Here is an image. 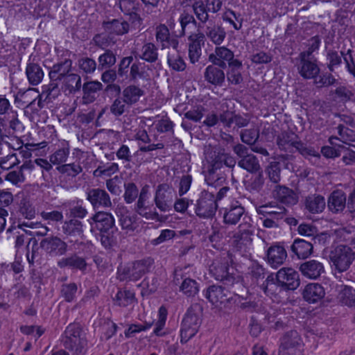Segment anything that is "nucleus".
Masks as SVG:
<instances>
[{
    "label": "nucleus",
    "instance_id": "f257e3e1",
    "mask_svg": "<svg viewBox=\"0 0 355 355\" xmlns=\"http://www.w3.org/2000/svg\"><path fill=\"white\" fill-rule=\"evenodd\" d=\"M331 267L338 272L349 269L354 260V252L351 248L340 245L332 250L329 254Z\"/></svg>",
    "mask_w": 355,
    "mask_h": 355
},
{
    "label": "nucleus",
    "instance_id": "f03ea898",
    "mask_svg": "<svg viewBox=\"0 0 355 355\" xmlns=\"http://www.w3.org/2000/svg\"><path fill=\"white\" fill-rule=\"evenodd\" d=\"M150 194L149 187L145 185L140 191L138 200L135 205V211L141 217L147 220H159V215L156 207L150 201Z\"/></svg>",
    "mask_w": 355,
    "mask_h": 355
},
{
    "label": "nucleus",
    "instance_id": "7ed1b4c3",
    "mask_svg": "<svg viewBox=\"0 0 355 355\" xmlns=\"http://www.w3.org/2000/svg\"><path fill=\"white\" fill-rule=\"evenodd\" d=\"M277 144L284 150L292 151L293 148L298 150L304 156L318 157V153L312 148L304 146L298 141L297 137L293 132H282L279 135Z\"/></svg>",
    "mask_w": 355,
    "mask_h": 355
},
{
    "label": "nucleus",
    "instance_id": "20e7f679",
    "mask_svg": "<svg viewBox=\"0 0 355 355\" xmlns=\"http://www.w3.org/2000/svg\"><path fill=\"white\" fill-rule=\"evenodd\" d=\"M216 198L211 193L202 191L197 200L196 214L200 218L212 217L216 211Z\"/></svg>",
    "mask_w": 355,
    "mask_h": 355
},
{
    "label": "nucleus",
    "instance_id": "39448f33",
    "mask_svg": "<svg viewBox=\"0 0 355 355\" xmlns=\"http://www.w3.org/2000/svg\"><path fill=\"white\" fill-rule=\"evenodd\" d=\"M173 193L174 191L170 185L167 184L158 185L154 196L156 208L162 212L169 211L171 209Z\"/></svg>",
    "mask_w": 355,
    "mask_h": 355
},
{
    "label": "nucleus",
    "instance_id": "423d86ee",
    "mask_svg": "<svg viewBox=\"0 0 355 355\" xmlns=\"http://www.w3.org/2000/svg\"><path fill=\"white\" fill-rule=\"evenodd\" d=\"M66 338L64 345L66 347L75 350L77 355L83 354L87 341L85 338L81 337L80 332L76 325H69L65 331Z\"/></svg>",
    "mask_w": 355,
    "mask_h": 355
},
{
    "label": "nucleus",
    "instance_id": "0eeeda50",
    "mask_svg": "<svg viewBox=\"0 0 355 355\" xmlns=\"http://www.w3.org/2000/svg\"><path fill=\"white\" fill-rule=\"evenodd\" d=\"M200 325V319L198 315L192 311L189 310L182 323L180 331L181 342L187 343L196 335Z\"/></svg>",
    "mask_w": 355,
    "mask_h": 355
},
{
    "label": "nucleus",
    "instance_id": "6e6552de",
    "mask_svg": "<svg viewBox=\"0 0 355 355\" xmlns=\"http://www.w3.org/2000/svg\"><path fill=\"white\" fill-rule=\"evenodd\" d=\"M234 152L241 158L238 162L239 166L250 173H255L260 170L259 162L253 154L248 153V148L242 144H237L234 147Z\"/></svg>",
    "mask_w": 355,
    "mask_h": 355
},
{
    "label": "nucleus",
    "instance_id": "1a4fd4ad",
    "mask_svg": "<svg viewBox=\"0 0 355 355\" xmlns=\"http://www.w3.org/2000/svg\"><path fill=\"white\" fill-rule=\"evenodd\" d=\"M151 265V260H142L132 263L124 268L122 272H119V278L121 280L128 279L137 281L149 270Z\"/></svg>",
    "mask_w": 355,
    "mask_h": 355
},
{
    "label": "nucleus",
    "instance_id": "9d476101",
    "mask_svg": "<svg viewBox=\"0 0 355 355\" xmlns=\"http://www.w3.org/2000/svg\"><path fill=\"white\" fill-rule=\"evenodd\" d=\"M205 41V35L198 29H197L196 32L190 33L188 37L187 46L189 58L191 63L194 64L199 60Z\"/></svg>",
    "mask_w": 355,
    "mask_h": 355
},
{
    "label": "nucleus",
    "instance_id": "9b49d317",
    "mask_svg": "<svg viewBox=\"0 0 355 355\" xmlns=\"http://www.w3.org/2000/svg\"><path fill=\"white\" fill-rule=\"evenodd\" d=\"M279 285L289 290H295L300 285L299 275L292 268H282L276 274Z\"/></svg>",
    "mask_w": 355,
    "mask_h": 355
},
{
    "label": "nucleus",
    "instance_id": "f8f14e48",
    "mask_svg": "<svg viewBox=\"0 0 355 355\" xmlns=\"http://www.w3.org/2000/svg\"><path fill=\"white\" fill-rule=\"evenodd\" d=\"M41 248L51 257L61 256L67 252V243L57 236L46 237L40 242Z\"/></svg>",
    "mask_w": 355,
    "mask_h": 355
},
{
    "label": "nucleus",
    "instance_id": "ddd939ff",
    "mask_svg": "<svg viewBox=\"0 0 355 355\" xmlns=\"http://www.w3.org/2000/svg\"><path fill=\"white\" fill-rule=\"evenodd\" d=\"M91 230L97 229L101 233H107L114 225V218L108 212L98 211L89 220Z\"/></svg>",
    "mask_w": 355,
    "mask_h": 355
},
{
    "label": "nucleus",
    "instance_id": "4468645a",
    "mask_svg": "<svg viewBox=\"0 0 355 355\" xmlns=\"http://www.w3.org/2000/svg\"><path fill=\"white\" fill-rule=\"evenodd\" d=\"M302 343V338L297 331L291 330L284 334L280 340L279 354L285 355L293 353Z\"/></svg>",
    "mask_w": 355,
    "mask_h": 355
},
{
    "label": "nucleus",
    "instance_id": "2eb2a0df",
    "mask_svg": "<svg viewBox=\"0 0 355 355\" xmlns=\"http://www.w3.org/2000/svg\"><path fill=\"white\" fill-rule=\"evenodd\" d=\"M244 208L239 201L234 200L220 210L223 222L227 225H236L244 214Z\"/></svg>",
    "mask_w": 355,
    "mask_h": 355
},
{
    "label": "nucleus",
    "instance_id": "dca6fc26",
    "mask_svg": "<svg viewBox=\"0 0 355 355\" xmlns=\"http://www.w3.org/2000/svg\"><path fill=\"white\" fill-rule=\"evenodd\" d=\"M287 257L284 247L276 243L268 248L266 260L272 268H277L284 264Z\"/></svg>",
    "mask_w": 355,
    "mask_h": 355
},
{
    "label": "nucleus",
    "instance_id": "f3484780",
    "mask_svg": "<svg viewBox=\"0 0 355 355\" xmlns=\"http://www.w3.org/2000/svg\"><path fill=\"white\" fill-rule=\"evenodd\" d=\"M299 270L304 277L309 279H316L324 272L323 263L315 259L303 262Z\"/></svg>",
    "mask_w": 355,
    "mask_h": 355
},
{
    "label": "nucleus",
    "instance_id": "a211bd4d",
    "mask_svg": "<svg viewBox=\"0 0 355 355\" xmlns=\"http://www.w3.org/2000/svg\"><path fill=\"white\" fill-rule=\"evenodd\" d=\"M233 58V52L225 46L216 47L214 51L209 55V61L221 68H225L226 62Z\"/></svg>",
    "mask_w": 355,
    "mask_h": 355
},
{
    "label": "nucleus",
    "instance_id": "6ab92c4d",
    "mask_svg": "<svg viewBox=\"0 0 355 355\" xmlns=\"http://www.w3.org/2000/svg\"><path fill=\"white\" fill-rule=\"evenodd\" d=\"M87 198L94 208L103 207H109L112 205L110 198L105 190L92 189L88 191Z\"/></svg>",
    "mask_w": 355,
    "mask_h": 355
},
{
    "label": "nucleus",
    "instance_id": "aec40b11",
    "mask_svg": "<svg viewBox=\"0 0 355 355\" xmlns=\"http://www.w3.org/2000/svg\"><path fill=\"white\" fill-rule=\"evenodd\" d=\"M272 195L275 199L288 205H295L298 201L297 193L286 187L277 186L272 191Z\"/></svg>",
    "mask_w": 355,
    "mask_h": 355
},
{
    "label": "nucleus",
    "instance_id": "412c9836",
    "mask_svg": "<svg viewBox=\"0 0 355 355\" xmlns=\"http://www.w3.org/2000/svg\"><path fill=\"white\" fill-rule=\"evenodd\" d=\"M206 297L216 307L222 308V305L228 301L225 290L218 286H210L205 294Z\"/></svg>",
    "mask_w": 355,
    "mask_h": 355
},
{
    "label": "nucleus",
    "instance_id": "4be33fe9",
    "mask_svg": "<svg viewBox=\"0 0 355 355\" xmlns=\"http://www.w3.org/2000/svg\"><path fill=\"white\" fill-rule=\"evenodd\" d=\"M325 295L322 285L318 283H310L306 286L303 291L304 300L309 303H315L321 300Z\"/></svg>",
    "mask_w": 355,
    "mask_h": 355
},
{
    "label": "nucleus",
    "instance_id": "5701e85b",
    "mask_svg": "<svg viewBox=\"0 0 355 355\" xmlns=\"http://www.w3.org/2000/svg\"><path fill=\"white\" fill-rule=\"evenodd\" d=\"M156 40L162 49L172 47L174 50L178 49L179 42L175 38L170 37L168 28L165 25H160L156 28Z\"/></svg>",
    "mask_w": 355,
    "mask_h": 355
},
{
    "label": "nucleus",
    "instance_id": "b1692460",
    "mask_svg": "<svg viewBox=\"0 0 355 355\" xmlns=\"http://www.w3.org/2000/svg\"><path fill=\"white\" fill-rule=\"evenodd\" d=\"M306 53H301V64L299 67V71L300 75L304 78H313L315 77L319 73V68L318 65L311 60L306 59Z\"/></svg>",
    "mask_w": 355,
    "mask_h": 355
},
{
    "label": "nucleus",
    "instance_id": "393cba45",
    "mask_svg": "<svg viewBox=\"0 0 355 355\" xmlns=\"http://www.w3.org/2000/svg\"><path fill=\"white\" fill-rule=\"evenodd\" d=\"M103 26L105 31L109 34L117 35L125 34L129 31V24L126 21L121 19L104 21Z\"/></svg>",
    "mask_w": 355,
    "mask_h": 355
},
{
    "label": "nucleus",
    "instance_id": "a878e982",
    "mask_svg": "<svg viewBox=\"0 0 355 355\" xmlns=\"http://www.w3.org/2000/svg\"><path fill=\"white\" fill-rule=\"evenodd\" d=\"M216 66L214 64L207 66L204 72V78L212 85H221L225 80V73Z\"/></svg>",
    "mask_w": 355,
    "mask_h": 355
},
{
    "label": "nucleus",
    "instance_id": "bb28decb",
    "mask_svg": "<svg viewBox=\"0 0 355 355\" xmlns=\"http://www.w3.org/2000/svg\"><path fill=\"white\" fill-rule=\"evenodd\" d=\"M71 65L72 62L70 60H65L54 64L49 71V77L53 80H62L67 75L69 74Z\"/></svg>",
    "mask_w": 355,
    "mask_h": 355
},
{
    "label": "nucleus",
    "instance_id": "cd10ccee",
    "mask_svg": "<svg viewBox=\"0 0 355 355\" xmlns=\"http://www.w3.org/2000/svg\"><path fill=\"white\" fill-rule=\"evenodd\" d=\"M292 251L299 259H306L313 252V245L304 239H295L291 246Z\"/></svg>",
    "mask_w": 355,
    "mask_h": 355
},
{
    "label": "nucleus",
    "instance_id": "c85d7f7f",
    "mask_svg": "<svg viewBox=\"0 0 355 355\" xmlns=\"http://www.w3.org/2000/svg\"><path fill=\"white\" fill-rule=\"evenodd\" d=\"M336 289L338 299L343 304L348 306L355 305V289L343 284L337 285Z\"/></svg>",
    "mask_w": 355,
    "mask_h": 355
},
{
    "label": "nucleus",
    "instance_id": "c756f323",
    "mask_svg": "<svg viewBox=\"0 0 355 355\" xmlns=\"http://www.w3.org/2000/svg\"><path fill=\"white\" fill-rule=\"evenodd\" d=\"M102 84L98 81H90L83 85V101L84 103L88 104L92 103L96 98V93L101 90Z\"/></svg>",
    "mask_w": 355,
    "mask_h": 355
},
{
    "label": "nucleus",
    "instance_id": "7c9ffc66",
    "mask_svg": "<svg viewBox=\"0 0 355 355\" xmlns=\"http://www.w3.org/2000/svg\"><path fill=\"white\" fill-rule=\"evenodd\" d=\"M325 200L321 196L311 195L306 198L304 205L306 209L312 214L322 212L325 207Z\"/></svg>",
    "mask_w": 355,
    "mask_h": 355
},
{
    "label": "nucleus",
    "instance_id": "2f4dec72",
    "mask_svg": "<svg viewBox=\"0 0 355 355\" xmlns=\"http://www.w3.org/2000/svg\"><path fill=\"white\" fill-rule=\"evenodd\" d=\"M346 205V196L342 191H334L328 200V207L334 212L341 211Z\"/></svg>",
    "mask_w": 355,
    "mask_h": 355
},
{
    "label": "nucleus",
    "instance_id": "473e14b6",
    "mask_svg": "<svg viewBox=\"0 0 355 355\" xmlns=\"http://www.w3.org/2000/svg\"><path fill=\"white\" fill-rule=\"evenodd\" d=\"M26 73L29 83L32 85H37L44 77V72L40 66L33 62L27 64Z\"/></svg>",
    "mask_w": 355,
    "mask_h": 355
},
{
    "label": "nucleus",
    "instance_id": "72a5a7b5",
    "mask_svg": "<svg viewBox=\"0 0 355 355\" xmlns=\"http://www.w3.org/2000/svg\"><path fill=\"white\" fill-rule=\"evenodd\" d=\"M81 87V78L79 75L69 73L62 79V89L69 94L74 93Z\"/></svg>",
    "mask_w": 355,
    "mask_h": 355
},
{
    "label": "nucleus",
    "instance_id": "f704fd0d",
    "mask_svg": "<svg viewBox=\"0 0 355 355\" xmlns=\"http://www.w3.org/2000/svg\"><path fill=\"white\" fill-rule=\"evenodd\" d=\"M205 33L208 38L216 45L220 44L226 35L224 30L216 25L207 26Z\"/></svg>",
    "mask_w": 355,
    "mask_h": 355
},
{
    "label": "nucleus",
    "instance_id": "c9c22d12",
    "mask_svg": "<svg viewBox=\"0 0 355 355\" xmlns=\"http://www.w3.org/2000/svg\"><path fill=\"white\" fill-rule=\"evenodd\" d=\"M239 232L234 236L233 243L235 245L241 249L243 246H247L252 242V232L250 230L243 229L241 225H239Z\"/></svg>",
    "mask_w": 355,
    "mask_h": 355
},
{
    "label": "nucleus",
    "instance_id": "e433bc0d",
    "mask_svg": "<svg viewBox=\"0 0 355 355\" xmlns=\"http://www.w3.org/2000/svg\"><path fill=\"white\" fill-rule=\"evenodd\" d=\"M120 225L121 228L125 231L126 234L130 235L134 234L139 225L136 218L130 214H123L121 216Z\"/></svg>",
    "mask_w": 355,
    "mask_h": 355
},
{
    "label": "nucleus",
    "instance_id": "4c0bfd02",
    "mask_svg": "<svg viewBox=\"0 0 355 355\" xmlns=\"http://www.w3.org/2000/svg\"><path fill=\"white\" fill-rule=\"evenodd\" d=\"M114 300L120 306H128L135 302V293L129 290H120L117 292Z\"/></svg>",
    "mask_w": 355,
    "mask_h": 355
},
{
    "label": "nucleus",
    "instance_id": "58836bf2",
    "mask_svg": "<svg viewBox=\"0 0 355 355\" xmlns=\"http://www.w3.org/2000/svg\"><path fill=\"white\" fill-rule=\"evenodd\" d=\"M58 264L60 268L69 266L79 270H84L86 267V263L84 259L76 255L62 258L58 261Z\"/></svg>",
    "mask_w": 355,
    "mask_h": 355
},
{
    "label": "nucleus",
    "instance_id": "ea45409f",
    "mask_svg": "<svg viewBox=\"0 0 355 355\" xmlns=\"http://www.w3.org/2000/svg\"><path fill=\"white\" fill-rule=\"evenodd\" d=\"M168 64L173 70L180 71H184L186 68V64L184 60L178 54L176 49H173L168 53Z\"/></svg>",
    "mask_w": 355,
    "mask_h": 355
},
{
    "label": "nucleus",
    "instance_id": "a19ab883",
    "mask_svg": "<svg viewBox=\"0 0 355 355\" xmlns=\"http://www.w3.org/2000/svg\"><path fill=\"white\" fill-rule=\"evenodd\" d=\"M182 31L180 35H184L187 33H190L191 31L196 28V24L193 17L188 13L181 14L179 19Z\"/></svg>",
    "mask_w": 355,
    "mask_h": 355
},
{
    "label": "nucleus",
    "instance_id": "79ce46f5",
    "mask_svg": "<svg viewBox=\"0 0 355 355\" xmlns=\"http://www.w3.org/2000/svg\"><path fill=\"white\" fill-rule=\"evenodd\" d=\"M142 95V90L136 86H129L123 92L124 101L129 105L137 102Z\"/></svg>",
    "mask_w": 355,
    "mask_h": 355
},
{
    "label": "nucleus",
    "instance_id": "37998d69",
    "mask_svg": "<svg viewBox=\"0 0 355 355\" xmlns=\"http://www.w3.org/2000/svg\"><path fill=\"white\" fill-rule=\"evenodd\" d=\"M168 312L166 309L162 306L158 311V318L155 323V327L153 330V334L157 336H163L165 333L163 331L166 324Z\"/></svg>",
    "mask_w": 355,
    "mask_h": 355
},
{
    "label": "nucleus",
    "instance_id": "c03bdc74",
    "mask_svg": "<svg viewBox=\"0 0 355 355\" xmlns=\"http://www.w3.org/2000/svg\"><path fill=\"white\" fill-rule=\"evenodd\" d=\"M257 210L259 214H267L271 216H274L277 219L282 218L286 212L285 208L272 206L271 204L261 205L257 209Z\"/></svg>",
    "mask_w": 355,
    "mask_h": 355
},
{
    "label": "nucleus",
    "instance_id": "a18cd8bd",
    "mask_svg": "<svg viewBox=\"0 0 355 355\" xmlns=\"http://www.w3.org/2000/svg\"><path fill=\"white\" fill-rule=\"evenodd\" d=\"M187 5H191L193 10L199 20L206 21L208 19L207 8L202 1L196 0H187Z\"/></svg>",
    "mask_w": 355,
    "mask_h": 355
},
{
    "label": "nucleus",
    "instance_id": "49530a36",
    "mask_svg": "<svg viewBox=\"0 0 355 355\" xmlns=\"http://www.w3.org/2000/svg\"><path fill=\"white\" fill-rule=\"evenodd\" d=\"M222 19L236 31L240 30L242 27L241 19L231 10H225L223 13Z\"/></svg>",
    "mask_w": 355,
    "mask_h": 355
},
{
    "label": "nucleus",
    "instance_id": "de8ad7c7",
    "mask_svg": "<svg viewBox=\"0 0 355 355\" xmlns=\"http://www.w3.org/2000/svg\"><path fill=\"white\" fill-rule=\"evenodd\" d=\"M180 291L187 296H193L198 293L199 288L194 279L186 278L180 286Z\"/></svg>",
    "mask_w": 355,
    "mask_h": 355
},
{
    "label": "nucleus",
    "instance_id": "09e8293b",
    "mask_svg": "<svg viewBox=\"0 0 355 355\" xmlns=\"http://www.w3.org/2000/svg\"><path fill=\"white\" fill-rule=\"evenodd\" d=\"M19 211L21 215L27 219H32L35 216V209L33 204L26 198L21 200Z\"/></svg>",
    "mask_w": 355,
    "mask_h": 355
},
{
    "label": "nucleus",
    "instance_id": "8fccbe9b",
    "mask_svg": "<svg viewBox=\"0 0 355 355\" xmlns=\"http://www.w3.org/2000/svg\"><path fill=\"white\" fill-rule=\"evenodd\" d=\"M141 58L148 62H154L157 58V52L155 46L152 43L145 44L141 51Z\"/></svg>",
    "mask_w": 355,
    "mask_h": 355
},
{
    "label": "nucleus",
    "instance_id": "3c124183",
    "mask_svg": "<svg viewBox=\"0 0 355 355\" xmlns=\"http://www.w3.org/2000/svg\"><path fill=\"white\" fill-rule=\"evenodd\" d=\"M63 229L65 233L70 235L80 234L83 232L82 223L76 219H72L65 223Z\"/></svg>",
    "mask_w": 355,
    "mask_h": 355
},
{
    "label": "nucleus",
    "instance_id": "603ef678",
    "mask_svg": "<svg viewBox=\"0 0 355 355\" xmlns=\"http://www.w3.org/2000/svg\"><path fill=\"white\" fill-rule=\"evenodd\" d=\"M69 154L68 148L58 149L50 156L49 160L52 164L60 165L67 161Z\"/></svg>",
    "mask_w": 355,
    "mask_h": 355
},
{
    "label": "nucleus",
    "instance_id": "864d4df0",
    "mask_svg": "<svg viewBox=\"0 0 355 355\" xmlns=\"http://www.w3.org/2000/svg\"><path fill=\"white\" fill-rule=\"evenodd\" d=\"M124 187V200L128 204L132 203L137 196L139 197L138 189L134 183L125 184Z\"/></svg>",
    "mask_w": 355,
    "mask_h": 355
},
{
    "label": "nucleus",
    "instance_id": "5fc2aeb1",
    "mask_svg": "<svg viewBox=\"0 0 355 355\" xmlns=\"http://www.w3.org/2000/svg\"><path fill=\"white\" fill-rule=\"evenodd\" d=\"M119 7L122 12L125 15H128L132 19L137 18L135 13L136 3L132 0H121L119 1Z\"/></svg>",
    "mask_w": 355,
    "mask_h": 355
},
{
    "label": "nucleus",
    "instance_id": "6e6d98bb",
    "mask_svg": "<svg viewBox=\"0 0 355 355\" xmlns=\"http://www.w3.org/2000/svg\"><path fill=\"white\" fill-rule=\"evenodd\" d=\"M211 271L217 280L223 281L229 277L228 268L226 264L214 265L211 268Z\"/></svg>",
    "mask_w": 355,
    "mask_h": 355
},
{
    "label": "nucleus",
    "instance_id": "4d7b16f0",
    "mask_svg": "<svg viewBox=\"0 0 355 355\" xmlns=\"http://www.w3.org/2000/svg\"><path fill=\"white\" fill-rule=\"evenodd\" d=\"M99 66L102 68H108L116 62V58L114 53L110 51H106L98 58Z\"/></svg>",
    "mask_w": 355,
    "mask_h": 355
},
{
    "label": "nucleus",
    "instance_id": "13d9d810",
    "mask_svg": "<svg viewBox=\"0 0 355 355\" xmlns=\"http://www.w3.org/2000/svg\"><path fill=\"white\" fill-rule=\"evenodd\" d=\"M241 140L249 145L254 144L259 137L257 129L245 130L241 134Z\"/></svg>",
    "mask_w": 355,
    "mask_h": 355
},
{
    "label": "nucleus",
    "instance_id": "bf43d9fd",
    "mask_svg": "<svg viewBox=\"0 0 355 355\" xmlns=\"http://www.w3.org/2000/svg\"><path fill=\"white\" fill-rule=\"evenodd\" d=\"M338 130L340 139L343 143L355 141V132L354 130L341 125L338 127Z\"/></svg>",
    "mask_w": 355,
    "mask_h": 355
},
{
    "label": "nucleus",
    "instance_id": "052dcab7",
    "mask_svg": "<svg viewBox=\"0 0 355 355\" xmlns=\"http://www.w3.org/2000/svg\"><path fill=\"white\" fill-rule=\"evenodd\" d=\"M78 67L87 73H92L96 67V62L89 58H83L78 60Z\"/></svg>",
    "mask_w": 355,
    "mask_h": 355
},
{
    "label": "nucleus",
    "instance_id": "680f3d73",
    "mask_svg": "<svg viewBox=\"0 0 355 355\" xmlns=\"http://www.w3.org/2000/svg\"><path fill=\"white\" fill-rule=\"evenodd\" d=\"M340 153H343V160L346 164H351L355 161V146L346 147L345 146H340Z\"/></svg>",
    "mask_w": 355,
    "mask_h": 355
},
{
    "label": "nucleus",
    "instance_id": "e2e57ef3",
    "mask_svg": "<svg viewBox=\"0 0 355 355\" xmlns=\"http://www.w3.org/2000/svg\"><path fill=\"white\" fill-rule=\"evenodd\" d=\"M62 173H67L69 175L75 176L82 171V168L79 164H63L57 168Z\"/></svg>",
    "mask_w": 355,
    "mask_h": 355
},
{
    "label": "nucleus",
    "instance_id": "0e129e2a",
    "mask_svg": "<svg viewBox=\"0 0 355 355\" xmlns=\"http://www.w3.org/2000/svg\"><path fill=\"white\" fill-rule=\"evenodd\" d=\"M262 288L267 295L272 297L278 289V286L275 282V277L272 275L268 276Z\"/></svg>",
    "mask_w": 355,
    "mask_h": 355
},
{
    "label": "nucleus",
    "instance_id": "69168bd1",
    "mask_svg": "<svg viewBox=\"0 0 355 355\" xmlns=\"http://www.w3.org/2000/svg\"><path fill=\"white\" fill-rule=\"evenodd\" d=\"M263 184V177L259 174L253 177L247 184V188L250 192H257L261 189Z\"/></svg>",
    "mask_w": 355,
    "mask_h": 355
},
{
    "label": "nucleus",
    "instance_id": "338daca9",
    "mask_svg": "<svg viewBox=\"0 0 355 355\" xmlns=\"http://www.w3.org/2000/svg\"><path fill=\"white\" fill-rule=\"evenodd\" d=\"M333 98L342 101H346L352 96V91L346 87H339L335 89Z\"/></svg>",
    "mask_w": 355,
    "mask_h": 355
},
{
    "label": "nucleus",
    "instance_id": "774afa93",
    "mask_svg": "<svg viewBox=\"0 0 355 355\" xmlns=\"http://www.w3.org/2000/svg\"><path fill=\"white\" fill-rule=\"evenodd\" d=\"M298 233L304 236H315L317 234V229L315 226L307 224L302 223L297 227Z\"/></svg>",
    "mask_w": 355,
    "mask_h": 355
}]
</instances>
